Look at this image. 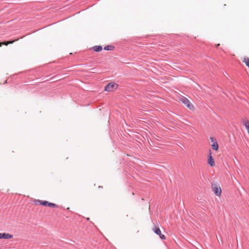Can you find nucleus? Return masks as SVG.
<instances>
[{
  "label": "nucleus",
  "mask_w": 249,
  "mask_h": 249,
  "mask_svg": "<svg viewBox=\"0 0 249 249\" xmlns=\"http://www.w3.org/2000/svg\"><path fill=\"white\" fill-rule=\"evenodd\" d=\"M33 202L35 205H37L38 204H40L41 205H43L44 206H48L50 207H53V208H57L58 206L54 204L51 202H49L47 201L46 200H41L39 199H34L33 200Z\"/></svg>",
  "instance_id": "nucleus-1"
},
{
  "label": "nucleus",
  "mask_w": 249,
  "mask_h": 249,
  "mask_svg": "<svg viewBox=\"0 0 249 249\" xmlns=\"http://www.w3.org/2000/svg\"><path fill=\"white\" fill-rule=\"evenodd\" d=\"M118 87L117 84L111 82L108 84L105 88V90L108 92H111L116 89Z\"/></svg>",
  "instance_id": "nucleus-2"
},
{
  "label": "nucleus",
  "mask_w": 249,
  "mask_h": 249,
  "mask_svg": "<svg viewBox=\"0 0 249 249\" xmlns=\"http://www.w3.org/2000/svg\"><path fill=\"white\" fill-rule=\"evenodd\" d=\"M179 100L189 109H190V110H194V107L193 105L188 99L184 97H180Z\"/></svg>",
  "instance_id": "nucleus-3"
},
{
  "label": "nucleus",
  "mask_w": 249,
  "mask_h": 249,
  "mask_svg": "<svg viewBox=\"0 0 249 249\" xmlns=\"http://www.w3.org/2000/svg\"><path fill=\"white\" fill-rule=\"evenodd\" d=\"M212 187L213 191L217 196H220L221 195L222 191L219 185L216 183H213Z\"/></svg>",
  "instance_id": "nucleus-4"
},
{
  "label": "nucleus",
  "mask_w": 249,
  "mask_h": 249,
  "mask_svg": "<svg viewBox=\"0 0 249 249\" xmlns=\"http://www.w3.org/2000/svg\"><path fill=\"white\" fill-rule=\"evenodd\" d=\"M208 164L211 166L213 167L215 165V162L213 158L212 155V151L211 150H209V155L208 157Z\"/></svg>",
  "instance_id": "nucleus-5"
},
{
  "label": "nucleus",
  "mask_w": 249,
  "mask_h": 249,
  "mask_svg": "<svg viewBox=\"0 0 249 249\" xmlns=\"http://www.w3.org/2000/svg\"><path fill=\"white\" fill-rule=\"evenodd\" d=\"M153 231L155 233L159 235L161 239H165V236L163 234H161V231L159 227H155L153 229Z\"/></svg>",
  "instance_id": "nucleus-6"
},
{
  "label": "nucleus",
  "mask_w": 249,
  "mask_h": 249,
  "mask_svg": "<svg viewBox=\"0 0 249 249\" xmlns=\"http://www.w3.org/2000/svg\"><path fill=\"white\" fill-rule=\"evenodd\" d=\"M241 123L246 127L249 135V121L246 119H243L241 120Z\"/></svg>",
  "instance_id": "nucleus-7"
},
{
  "label": "nucleus",
  "mask_w": 249,
  "mask_h": 249,
  "mask_svg": "<svg viewBox=\"0 0 249 249\" xmlns=\"http://www.w3.org/2000/svg\"><path fill=\"white\" fill-rule=\"evenodd\" d=\"M13 237V235L9 233H0V239H11Z\"/></svg>",
  "instance_id": "nucleus-8"
},
{
  "label": "nucleus",
  "mask_w": 249,
  "mask_h": 249,
  "mask_svg": "<svg viewBox=\"0 0 249 249\" xmlns=\"http://www.w3.org/2000/svg\"><path fill=\"white\" fill-rule=\"evenodd\" d=\"M17 40H18V39H16V40H12V41H7V42H0V47H1L2 45H8V44H12V43H13L15 41H17Z\"/></svg>",
  "instance_id": "nucleus-9"
},
{
  "label": "nucleus",
  "mask_w": 249,
  "mask_h": 249,
  "mask_svg": "<svg viewBox=\"0 0 249 249\" xmlns=\"http://www.w3.org/2000/svg\"><path fill=\"white\" fill-rule=\"evenodd\" d=\"M211 146L213 150L217 151L218 150L219 145L217 142H215V143H212Z\"/></svg>",
  "instance_id": "nucleus-10"
},
{
  "label": "nucleus",
  "mask_w": 249,
  "mask_h": 249,
  "mask_svg": "<svg viewBox=\"0 0 249 249\" xmlns=\"http://www.w3.org/2000/svg\"><path fill=\"white\" fill-rule=\"evenodd\" d=\"M93 50L96 52H100L102 50V47L101 46H95L93 47Z\"/></svg>",
  "instance_id": "nucleus-11"
},
{
  "label": "nucleus",
  "mask_w": 249,
  "mask_h": 249,
  "mask_svg": "<svg viewBox=\"0 0 249 249\" xmlns=\"http://www.w3.org/2000/svg\"><path fill=\"white\" fill-rule=\"evenodd\" d=\"M114 49V47L112 45H107L104 48L105 50H113Z\"/></svg>",
  "instance_id": "nucleus-12"
},
{
  "label": "nucleus",
  "mask_w": 249,
  "mask_h": 249,
  "mask_svg": "<svg viewBox=\"0 0 249 249\" xmlns=\"http://www.w3.org/2000/svg\"><path fill=\"white\" fill-rule=\"evenodd\" d=\"M243 62H244L246 64V66L248 67V68H249V58H244L243 60Z\"/></svg>",
  "instance_id": "nucleus-13"
},
{
  "label": "nucleus",
  "mask_w": 249,
  "mask_h": 249,
  "mask_svg": "<svg viewBox=\"0 0 249 249\" xmlns=\"http://www.w3.org/2000/svg\"><path fill=\"white\" fill-rule=\"evenodd\" d=\"M210 140L211 141L212 143H215V142H217L216 139H214L213 137H211Z\"/></svg>",
  "instance_id": "nucleus-14"
},
{
  "label": "nucleus",
  "mask_w": 249,
  "mask_h": 249,
  "mask_svg": "<svg viewBox=\"0 0 249 249\" xmlns=\"http://www.w3.org/2000/svg\"><path fill=\"white\" fill-rule=\"evenodd\" d=\"M219 45H220L219 44H218L216 45V47H217L218 46H219Z\"/></svg>",
  "instance_id": "nucleus-15"
}]
</instances>
